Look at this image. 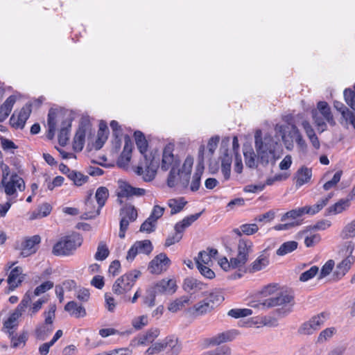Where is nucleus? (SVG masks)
I'll use <instances>...</instances> for the list:
<instances>
[{
  "label": "nucleus",
  "instance_id": "1",
  "mask_svg": "<svg viewBox=\"0 0 355 355\" xmlns=\"http://www.w3.org/2000/svg\"><path fill=\"white\" fill-rule=\"evenodd\" d=\"M254 145L258 161L263 165H267L270 159L275 157L279 143L269 134L262 137L261 130H258L254 135Z\"/></svg>",
  "mask_w": 355,
  "mask_h": 355
},
{
  "label": "nucleus",
  "instance_id": "2",
  "mask_svg": "<svg viewBox=\"0 0 355 355\" xmlns=\"http://www.w3.org/2000/svg\"><path fill=\"white\" fill-rule=\"evenodd\" d=\"M294 304V297L286 291H282L275 296L266 299L263 302L254 306H262L266 308H272L274 306H282L275 310V314L283 318L289 314L292 311V306Z\"/></svg>",
  "mask_w": 355,
  "mask_h": 355
},
{
  "label": "nucleus",
  "instance_id": "3",
  "mask_svg": "<svg viewBox=\"0 0 355 355\" xmlns=\"http://www.w3.org/2000/svg\"><path fill=\"white\" fill-rule=\"evenodd\" d=\"M173 152V146L171 144L166 145L163 150L161 163L162 171H166L171 168L167 178V185L170 188H173L176 185V170L180 166V159L175 157Z\"/></svg>",
  "mask_w": 355,
  "mask_h": 355
},
{
  "label": "nucleus",
  "instance_id": "4",
  "mask_svg": "<svg viewBox=\"0 0 355 355\" xmlns=\"http://www.w3.org/2000/svg\"><path fill=\"white\" fill-rule=\"evenodd\" d=\"M82 236L77 232L62 237L53 248L52 252L56 256H69L83 243Z\"/></svg>",
  "mask_w": 355,
  "mask_h": 355
},
{
  "label": "nucleus",
  "instance_id": "5",
  "mask_svg": "<svg viewBox=\"0 0 355 355\" xmlns=\"http://www.w3.org/2000/svg\"><path fill=\"white\" fill-rule=\"evenodd\" d=\"M55 304H51L49 306L48 311L44 312V322L38 325L35 330V335L37 339L44 340L53 332L54 329L53 323L55 317Z\"/></svg>",
  "mask_w": 355,
  "mask_h": 355
},
{
  "label": "nucleus",
  "instance_id": "6",
  "mask_svg": "<svg viewBox=\"0 0 355 355\" xmlns=\"http://www.w3.org/2000/svg\"><path fill=\"white\" fill-rule=\"evenodd\" d=\"M140 274V271L135 270L118 278L112 285L113 293L117 295H125L131 290Z\"/></svg>",
  "mask_w": 355,
  "mask_h": 355
},
{
  "label": "nucleus",
  "instance_id": "7",
  "mask_svg": "<svg viewBox=\"0 0 355 355\" xmlns=\"http://www.w3.org/2000/svg\"><path fill=\"white\" fill-rule=\"evenodd\" d=\"M0 189H3L8 196V199L13 198L14 203L17 201V189L22 191L25 189V182L16 173L11 175L9 180H1Z\"/></svg>",
  "mask_w": 355,
  "mask_h": 355
},
{
  "label": "nucleus",
  "instance_id": "8",
  "mask_svg": "<svg viewBox=\"0 0 355 355\" xmlns=\"http://www.w3.org/2000/svg\"><path fill=\"white\" fill-rule=\"evenodd\" d=\"M282 141L286 148L288 150H292L293 149V141H295L302 152L306 153L307 151V144L306 141L303 139L300 130L295 124H292L291 125L290 130L288 131L286 135L284 134L282 135Z\"/></svg>",
  "mask_w": 355,
  "mask_h": 355
},
{
  "label": "nucleus",
  "instance_id": "9",
  "mask_svg": "<svg viewBox=\"0 0 355 355\" xmlns=\"http://www.w3.org/2000/svg\"><path fill=\"white\" fill-rule=\"evenodd\" d=\"M178 349V354L180 352V346L178 345V340L173 337H166L160 343L153 344L146 352L148 355L158 354L164 350H169L168 354H173L174 349Z\"/></svg>",
  "mask_w": 355,
  "mask_h": 355
},
{
  "label": "nucleus",
  "instance_id": "10",
  "mask_svg": "<svg viewBox=\"0 0 355 355\" xmlns=\"http://www.w3.org/2000/svg\"><path fill=\"white\" fill-rule=\"evenodd\" d=\"M153 250V246L150 240L136 241L129 249L127 253L126 259L132 261L138 254H150Z\"/></svg>",
  "mask_w": 355,
  "mask_h": 355
},
{
  "label": "nucleus",
  "instance_id": "11",
  "mask_svg": "<svg viewBox=\"0 0 355 355\" xmlns=\"http://www.w3.org/2000/svg\"><path fill=\"white\" fill-rule=\"evenodd\" d=\"M32 105L26 103L17 114V111H15L10 118L9 123L10 125L16 129H23L25 123L29 118L31 113Z\"/></svg>",
  "mask_w": 355,
  "mask_h": 355
},
{
  "label": "nucleus",
  "instance_id": "12",
  "mask_svg": "<svg viewBox=\"0 0 355 355\" xmlns=\"http://www.w3.org/2000/svg\"><path fill=\"white\" fill-rule=\"evenodd\" d=\"M326 315L324 313L312 317L309 321L304 322L298 329V333L302 335H311L320 328L324 324Z\"/></svg>",
  "mask_w": 355,
  "mask_h": 355
},
{
  "label": "nucleus",
  "instance_id": "13",
  "mask_svg": "<svg viewBox=\"0 0 355 355\" xmlns=\"http://www.w3.org/2000/svg\"><path fill=\"white\" fill-rule=\"evenodd\" d=\"M151 287L157 295H171L177 290L176 282L172 279H163L154 283Z\"/></svg>",
  "mask_w": 355,
  "mask_h": 355
},
{
  "label": "nucleus",
  "instance_id": "14",
  "mask_svg": "<svg viewBox=\"0 0 355 355\" xmlns=\"http://www.w3.org/2000/svg\"><path fill=\"white\" fill-rule=\"evenodd\" d=\"M90 128L88 119H83L73 138V148L76 151H81L85 145L86 132Z\"/></svg>",
  "mask_w": 355,
  "mask_h": 355
},
{
  "label": "nucleus",
  "instance_id": "15",
  "mask_svg": "<svg viewBox=\"0 0 355 355\" xmlns=\"http://www.w3.org/2000/svg\"><path fill=\"white\" fill-rule=\"evenodd\" d=\"M171 263L170 259L165 253L157 255L148 265V270L152 274H159L167 270Z\"/></svg>",
  "mask_w": 355,
  "mask_h": 355
},
{
  "label": "nucleus",
  "instance_id": "16",
  "mask_svg": "<svg viewBox=\"0 0 355 355\" xmlns=\"http://www.w3.org/2000/svg\"><path fill=\"white\" fill-rule=\"evenodd\" d=\"M41 242V238L39 235H34L31 237L25 238L21 243L20 255L23 257H27L35 254L37 250V245Z\"/></svg>",
  "mask_w": 355,
  "mask_h": 355
},
{
  "label": "nucleus",
  "instance_id": "17",
  "mask_svg": "<svg viewBox=\"0 0 355 355\" xmlns=\"http://www.w3.org/2000/svg\"><path fill=\"white\" fill-rule=\"evenodd\" d=\"M238 335L236 330H229L216 334V336L206 338L205 343L207 346H216L223 343H227L233 340Z\"/></svg>",
  "mask_w": 355,
  "mask_h": 355
},
{
  "label": "nucleus",
  "instance_id": "18",
  "mask_svg": "<svg viewBox=\"0 0 355 355\" xmlns=\"http://www.w3.org/2000/svg\"><path fill=\"white\" fill-rule=\"evenodd\" d=\"M23 270L21 267L17 266L14 268L10 272L7 282L8 284V293L13 291L19 286L24 279V275L22 273Z\"/></svg>",
  "mask_w": 355,
  "mask_h": 355
},
{
  "label": "nucleus",
  "instance_id": "19",
  "mask_svg": "<svg viewBox=\"0 0 355 355\" xmlns=\"http://www.w3.org/2000/svg\"><path fill=\"white\" fill-rule=\"evenodd\" d=\"M32 300V292L28 291L24 295L21 301L17 305L14 312L9 317V322H16L18 318L22 315L26 311L28 306H30Z\"/></svg>",
  "mask_w": 355,
  "mask_h": 355
},
{
  "label": "nucleus",
  "instance_id": "20",
  "mask_svg": "<svg viewBox=\"0 0 355 355\" xmlns=\"http://www.w3.org/2000/svg\"><path fill=\"white\" fill-rule=\"evenodd\" d=\"M213 309V305L209 304L205 299L196 303L192 307L189 308L187 312L194 316H199L210 312Z\"/></svg>",
  "mask_w": 355,
  "mask_h": 355
},
{
  "label": "nucleus",
  "instance_id": "21",
  "mask_svg": "<svg viewBox=\"0 0 355 355\" xmlns=\"http://www.w3.org/2000/svg\"><path fill=\"white\" fill-rule=\"evenodd\" d=\"M71 123L72 119L71 118H67L62 121L61 128L58 137V143L62 146H66L69 141Z\"/></svg>",
  "mask_w": 355,
  "mask_h": 355
},
{
  "label": "nucleus",
  "instance_id": "22",
  "mask_svg": "<svg viewBox=\"0 0 355 355\" xmlns=\"http://www.w3.org/2000/svg\"><path fill=\"white\" fill-rule=\"evenodd\" d=\"M350 206L349 198H342L333 205L329 207L325 211L326 216L336 215L342 213Z\"/></svg>",
  "mask_w": 355,
  "mask_h": 355
},
{
  "label": "nucleus",
  "instance_id": "23",
  "mask_svg": "<svg viewBox=\"0 0 355 355\" xmlns=\"http://www.w3.org/2000/svg\"><path fill=\"white\" fill-rule=\"evenodd\" d=\"M64 310L76 318H83L87 315L85 307L75 301L67 302L64 306Z\"/></svg>",
  "mask_w": 355,
  "mask_h": 355
},
{
  "label": "nucleus",
  "instance_id": "24",
  "mask_svg": "<svg viewBox=\"0 0 355 355\" xmlns=\"http://www.w3.org/2000/svg\"><path fill=\"white\" fill-rule=\"evenodd\" d=\"M202 212L196 213L194 214L189 215L184 218L181 221L178 222L175 226L174 230L177 232H180V235L183 236L184 230L191 226L193 223L197 220L201 216Z\"/></svg>",
  "mask_w": 355,
  "mask_h": 355
},
{
  "label": "nucleus",
  "instance_id": "25",
  "mask_svg": "<svg viewBox=\"0 0 355 355\" xmlns=\"http://www.w3.org/2000/svg\"><path fill=\"white\" fill-rule=\"evenodd\" d=\"M312 176V171L306 166H302L300 168L295 174V178L296 179L295 185L297 188L302 187L303 184L308 183Z\"/></svg>",
  "mask_w": 355,
  "mask_h": 355
},
{
  "label": "nucleus",
  "instance_id": "26",
  "mask_svg": "<svg viewBox=\"0 0 355 355\" xmlns=\"http://www.w3.org/2000/svg\"><path fill=\"white\" fill-rule=\"evenodd\" d=\"M253 252V243L249 239H241L238 243L237 255L245 259L246 261L248 260V256Z\"/></svg>",
  "mask_w": 355,
  "mask_h": 355
},
{
  "label": "nucleus",
  "instance_id": "27",
  "mask_svg": "<svg viewBox=\"0 0 355 355\" xmlns=\"http://www.w3.org/2000/svg\"><path fill=\"white\" fill-rule=\"evenodd\" d=\"M121 220H124L127 222V225L129 226L130 223L134 222L137 218V211L136 208L132 205H125L120 209Z\"/></svg>",
  "mask_w": 355,
  "mask_h": 355
},
{
  "label": "nucleus",
  "instance_id": "28",
  "mask_svg": "<svg viewBox=\"0 0 355 355\" xmlns=\"http://www.w3.org/2000/svg\"><path fill=\"white\" fill-rule=\"evenodd\" d=\"M330 125L334 126L336 125V121L331 111V107L329 104L325 101H319L317 103V110Z\"/></svg>",
  "mask_w": 355,
  "mask_h": 355
},
{
  "label": "nucleus",
  "instance_id": "29",
  "mask_svg": "<svg viewBox=\"0 0 355 355\" xmlns=\"http://www.w3.org/2000/svg\"><path fill=\"white\" fill-rule=\"evenodd\" d=\"M354 261L355 259L353 256L348 255L345 259H344L340 263L338 264L334 275L336 276L338 279H340L349 270Z\"/></svg>",
  "mask_w": 355,
  "mask_h": 355
},
{
  "label": "nucleus",
  "instance_id": "30",
  "mask_svg": "<svg viewBox=\"0 0 355 355\" xmlns=\"http://www.w3.org/2000/svg\"><path fill=\"white\" fill-rule=\"evenodd\" d=\"M16 102V96L11 95L4 101L0 107V123L3 122L10 114L13 105Z\"/></svg>",
  "mask_w": 355,
  "mask_h": 355
},
{
  "label": "nucleus",
  "instance_id": "31",
  "mask_svg": "<svg viewBox=\"0 0 355 355\" xmlns=\"http://www.w3.org/2000/svg\"><path fill=\"white\" fill-rule=\"evenodd\" d=\"M243 155L245 162L248 167L254 168L257 167V153L256 154L250 146H245L243 147Z\"/></svg>",
  "mask_w": 355,
  "mask_h": 355
},
{
  "label": "nucleus",
  "instance_id": "32",
  "mask_svg": "<svg viewBox=\"0 0 355 355\" xmlns=\"http://www.w3.org/2000/svg\"><path fill=\"white\" fill-rule=\"evenodd\" d=\"M221 159V171L223 175L225 180H228L230 178L231 173V164L232 157L228 153V150H225Z\"/></svg>",
  "mask_w": 355,
  "mask_h": 355
},
{
  "label": "nucleus",
  "instance_id": "33",
  "mask_svg": "<svg viewBox=\"0 0 355 355\" xmlns=\"http://www.w3.org/2000/svg\"><path fill=\"white\" fill-rule=\"evenodd\" d=\"M47 124L49 129L46 136L48 139L52 140L54 138L56 129V113L53 109L49 111Z\"/></svg>",
  "mask_w": 355,
  "mask_h": 355
},
{
  "label": "nucleus",
  "instance_id": "34",
  "mask_svg": "<svg viewBox=\"0 0 355 355\" xmlns=\"http://www.w3.org/2000/svg\"><path fill=\"white\" fill-rule=\"evenodd\" d=\"M269 263L268 258L261 254L255 259L248 268V271L250 273L259 271L266 267Z\"/></svg>",
  "mask_w": 355,
  "mask_h": 355
},
{
  "label": "nucleus",
  "instance_id": "35",
  "mask_svg": "<svg viewBox=\"0 0 355 355\" xmlns=\"http://www.w3.org/2000/svg\"><path fill=\"white\" fill-rule=\"evenodd\" d=\"M135 143L140 153L144 156L146 155L148 144L144 133L137 130L134 133Z\"/></svg>",
  "mask_w": 355,
  "mask_h": 355
},
{
  "label": "nucleus",
  "instance_id": "36",
  "mask_svg": "<svg viewBox=\"0 0 355 355\" xmlns=\"http://www.w3.org/2000/svg\"><path fill=\"white\" fill-rule=\"evenodd\" d=\"M187 202L183 198H172L168 200V205L171 208V215L176 214L180 212Z\"/></svg>",
  "mask_w": 355,
  "mask_h": 355
},
{
  "label": "nucleus",
  "instance_id": "37",
  "mask_svg": "<svg viewBox=\"0 0 355 355\" xmlns=\"http://www.w3.org/2000/svg\"><path fill=\"white\" fill-rule=\"evenodd\" d=\"M259 230V227L257 224H243L241 225L239 228H235L233 232L241 236L243 234L245 235H252L256 233Z\"/></svg>",
  "mask_w": 355,
  "mask_h": 355
},
{
  "label": "nucleus",
  "instance_id": "38",
  "mask_svg": "<svg viewBox=\"0 0 355 355\" xmlns=\"http://www.w3.org/2000/svg\"><path fill=\"white\" fill-rule=\"evenodd\" d=\"M204 284L193 277H187L184 279L183 288L187 292L202 290Z\"/></svg>",
  "mask_w": 355,
  "mask_h": 355
},
{
  "label": "nucleus",
  "instance_id": "39",
  "mask_svg": "<svg viewBox=\"0 0 355 355\" xmlns=\"http://www.w3.org/2000/svg\"><path fill=\"white\" fill-rule=\"evenodd\" d=\"M204 171V166H200L199 163L196 170L193 175L192 181L191 183L190 189L192 191H197L200 187V180Z\"/></svg>",
  "mask_w": 355,
  "mask_h": 355
},
{
  "label": "nucleus",
  "instance_id": "40",
  "mask_svg": "<svg viewBox=\"0 0 355 355\" xmlns=\"http://www.w3.org/2000/svg\"><path fill=\"white\" fill-rule=\"evenodd\" d=\"M297 242L295 241L284 242L277 250L276 254L279 256H284L295 250L297 248Z\"/></svg>",
  "mask_w": 355,
  "mask_h": 355
},
{
  "label": "nucleus",
  "instance_id": "41",
  "mask_svg": "<svg viewBox=\"0 0 355 355\" xmlns=\"http://www.w3.org/2000/svg\"><path fill=\"white\" fill-rule=\"evenodd\" d=\"M189 302V297L187 296H182L180 298L176 299L173 302H171L168 306L169 311L176 313L177 311L182 309L186 304H188Z\"/></svg>",
  "mask_w": 355,
  "mask_h": 355
},
{
  "label": "nucleus",
  "instance_id": "42",
  "mask_svg": "<svg viewBox=\"0 0 355 355\" xmlns=\"http://www.w3.org/2000/svg\"><path fill=\"white\" fill-rule=\"evenodd\" d=\"M144 167L155 171L157 172L159 166V157L150 153L149 155H144Z\"/></svg>",
  "mask_w": 355,
  "mask_h": 355
},
{
  "label": "nucleus",
  "instance_id": "43",
  "mask_svg": "<svg viewBox=\"0 0 355 355\" xmlns=\"http://www.w3.org/2000/svg\"><path fill=\"white\" fill-rule=\"evenodd\" d=\"M108 197L109 191L106 187H100L97 189L95 198L98 205L99 209H101L105 205Z\"/></svg>",
  "mask_w": 355,
  "mask_h": 355
},
{
  "label": "nucleus",
  "instance_id": "44",
  "mask_svg": "<svg viewBox=\"0 0 355 355\" xmlns=\"http://www.w3.org/2000/svg\"><path fill=\"white\" fill-rule=\"evenodd\" d=\"M68 178L73 181L74 185L77 187L82 186L89 180L87 175H83L80 172L74 170L71 173Z\"/></svg>",
  "mask_w": 355,
  "mask_h": 355
},
{
  "label": "nucleus",
  "instance_id": "45",
  "mask_svg": "<svg viewBox=\"0 0 355 355\" xmlns=\"http://www.w3.org/2000/svg\"><path fill=\"white\" fill-rule=\"evenodd\" d=\"M119 191L117 193L119 198H128L133 196V187L126 182H119Z\"/></svg>",
  "mask_w": 355,
  "mask_h": 355
},
{
  "label": "nucleus",
  "instance_id": "46",
  "mask_svg": "<svg viewBox=\"0 0 355 355\" xmlns=\"http://www.w3.org/2000/svg\"><path fill=\"white\" fill-rule=\"evenodd\" d=\"M209 304L213 305V309L224 300V297L220 291H214L205 298Z\"/></svg>",
  "mask_w": 355,
  "mask_h": 355
},
{
  "label": "nucleus",
  "instance_id": "47",
  "mask_svg": "<svg viewBox=\"0 0 355 355\" xmlns=\"http://www.w3.org/2000/svg\"><path fill=\"white\" fill-rule=\"evenodd\" d=\"M340 236L343 239L355 237V219L345 226Z\"/></svg>",
  "mask_w": 355,
  "mask_h": 355
},
{
  "label": "nucleus",
  "instance_id": "48",
  "mask_svg": "<svg viewBox=\"0 0 355 355\" xmlns=\"http://www.w3.org/2000/svg\"><path fill=\"white\" fill-rule=\"evenodd\" d=\"M157 295L154 289L150 286L147 291L146 295L143 297L144 304L149 307H153L155 304V297Z\"/></svg>",
  "mask_w": 355,
  "mask_h": 355
},
{
  "label": "nucleus",
  "instance_id": "49",
  "mask_svg": "<svg viewBox=\"0 0 355 355\" xmlns=\"http://www.w3.org/2000/svg\"><path fill=\"white\" fill-rule=\"evenodd\" d=\"M252 314V311L250 309H230L227 315L234 318H239L249 316Z\"/></svg>",
  "mask_w": 355,
  "mask_h": 355
},
{
  "label": "nucleus",
  "instance_id": "50",
  "mask_svg": "<svg viewBox=\"0 0 355 355\" xmlns=\"http://www.w3.org/2000/svg\"><path fill=\"white\" fill-rule=\"evenodd\" d=\"M110 254V251L105 244L103 243H100L96 254H94V258L98 261H103L105 260Z\"/></svg>",
  "mask_w": 355,
  "mask_h": 355
},
{
  "label": "nucleus",
  "instance_id": "51",
  "mask_svg": "<svg viewBox=\"0 0 355 355\" xmlns=\"http://www.w3.org/2000/svg\"><path fill=\"white\" fill-rule=\"evenodd\" d=\"M51 210L52 207L50 204L44 203L39 207L38 211L36 214L33 213V216L31 217V218L35 219L37 218L46 217L50 214Z\"/></svg>",
  "mask_w": 355,
  "mask_h": 355
},
{
  "label": "nucleus",
  "instance_id": "52",
  "mask_svg": "<svg viewBox=\"0 0 355 355\" xmlns=\"http://www.w3.org/2000/svg\"><path fill=\"white\" fill-rule=\"evenodd\" d=\"M343 175L342 171H338L336 172V173L334 175L331 180L327 181L325 182L323 185V189L325 191H329L331 188L336 187L337 184L340 182L341 176Z\"/></svg>",
  "mask_w": 355,
  "mask_h": 355
},
{
  "label": "nucleus",
  "instance_id": "53",
  "mask_svg": "<svg viewBox=\"0 0 355 355\" xmlns=\"http://www.w3.org/2000/svg\"><path fill=\"white\" fill-rule=\"evenodd\" d=\"M53 286H54V284L51 281L44 282L35 288V290L33 291V295L39 296L41 294L44 293L45 292L53 288Z\"/></svg>",
  "mask_w": 355,
  "mask_h": 355
},
{
  "label": "nucleus",
  "instance_id": "54",
  "mask_svg": "<svg viewBox=\"0 0 355 355\" xmlns=\"http://www.w3.org/2000/svg\"><path fill=\"white\" fill-rule=\"evenodd\" d=\"M344 98L347 104L355 111V92L349 88L345 89Z\"/></svg>",
  "mask_w": 355,
  "mask_h": 355
},
{
  "label": "nucleus",
  "instance_id": "55",
  "mask_svg": "<svg viewBox=\"0 0 355 355\" xmlns=\"http://www.w3.org/2000/svg\"><path fill=\"white\" fill-rule=\"evenodd\" d=\"M46 302L47 299L45 298H40L38 300H37L31 306H30V308L28 311V315H30L31 317L35 315L42 309V305Z\"/></svg>",
  "mask_w": 355,
  "mask_h": 355
},
{
  "label": "nucleus",
  "instance_id": "56",
  "mask_svg": "<svg viewBox=\"0 0 355 355\" xmlns=\"http://www.w3.org/2000/svg\"><path fill=\"white\" fill-rule=\"evenodd\" d=\"M304 214H306L304 207H300L298 209H292V210L286 212V214H284L282 216V220L284 221L286 219L289 218L295 219V218L302 216Z\"/></svg>",
  "mask_w": 355,
  "mask_h": 355
},
{
  "label": "nucleus",
  "instance_id": "57",
  "mask_svg": "<svg viewBox=\"0 0 355 355\" xmlns=\"http://www.w3.org/2000/svg\"><path fill=\"white\" fill-rule=\"evenodd\" d=\"M318 267L316 266H313L311 267V268L304 272H302L300 276V281L301 282H306L315 276V275L318 272Z\"/></svg>",
  "mask_w": 355,
  "mask_h": 355
},
{
  "label": "nucleus",
  "instance_id": "58",
  "mask_svg": "<svg viewBox=\"0 0 355 355\" xmlns=\"http://www.w3.org/2000/svg\"><path fill=\"white\" fill-rule=\"evenodd\" d=\"M164 212V208L159 205H155L148 217V220H152L157 223V220L160 218Z\"/></svg>",
  "mask_w": 355,
  "mask_h": 355
},
{
  "label": "nucleus",
  "instance_id": "59",
  "mask_svg": "<svg viewBox=\"0 0 355 355\" xmlns=\"http://www.w3.org/2000/svg\"><path fill=\"white\" fill-rule=\"evenodd\" d=\"M231 354V349L228 346L223 345L218 347L214 350H210L204 352L202 355H230Z\"/></svg>",
  "mask_w": 355,
  "mask_h": 355
},
{
  "label": "nucleus",
  "instance_id": "60",
  "mask_svg": "<svg viewBox=\"0 0 355 355\" xmlns=\"http://www.w3.org/2000/svg\"><path fill=\"white\" fill-rule=\"evenodd\" d=\"M325 207L324 203L320 200L316 204L313 205V206H305V213L310 215H314L317 213H318L320 210L322 209V208Z\"/></svg>",
  "mask_w": 355,
  "mask_h": 355
},
{
  "label": "nucleus",
  "instance_id": "61",
  "mask_svg": "<svg viewBox=\"0 0 355 355\" xmlns=\"http://www.w3.org/2000/svg\"><path fill=\"white\" fill-rule=\"evenodd\" d=\"M336 329L334 327L327 328L326 329L322 331L318 337L317 342L320 343H324L327 339L332 337Z\"/></svg>",
  "mask_w": 355,
  "mask_h": 355
},
{
  "label": "nucleus",
  "instance_id": "62",
  "mask_svg": "<svg viewBox=\"0 0 355 355\" xmlns=\"http://www.w3.org/2000/svg\"><path fill=\"white\" fill-rule=\"evenodd\" d=\"M211 261V259L208 255V253L203 250L198 253V257L196 258V266L207 265Z\"/></svg>",
  "mask_w": 355,
  "mask_h": 355
},
{
  "label": "nucleus",
  "instance_id": "63",
  "mask_svg": "<svg viewBox=\"0 0 355 355\" xmlns=\"http://www.w3.org/2000/svg\"><path fill=\"white\" fill-rule=\"evenodd\" d=\"M156 223L152 220H148V218L141 225L140 232L151 233L155 230Z\"/></svg>",
  "mask_w": 355,
  "mask_h": 355
},
{
  "label": "nucleus",
  "instance_id": "64",
  "mask_svg": "<svg viewBox=\"0 0 355 355\" xmlns=\"http://www.w3.org/2000/svg\"><path fill=\"white\" fill-rule=\"evenodd\" d=\"M334 267V261L331 259L327 261L321 268L320 278H323L329 275L330 272L332 271Z\"/></svg>",
  "mask_w": 355,
  "mask_h": 355
}]
</instances>
